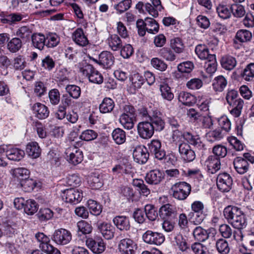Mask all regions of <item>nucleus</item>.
<instances>
[{"label": "nucleus", "mask_w": 254, "mask_h": 254, "mask_svg": "<svg viewBox=\"0 0 254 254\" xmlns=\"http://www.w3.org/2000/svg\"><path fill=\"white\" fill-rule=\"evenodd\" d=\"M223 215L228 222L238 230L245 229L247 225V218L242 208L235 205H230L223 210Z\"/></svg>", "instance_id": "obj_1"}, {"label": "nucleus", "mask_w": 254, "mask_h": 254, "mask_svg": "<svg viewBox=\"0 0 254 254\" xmlns=\"http://www.w3.org/2000/svg\"><path fill=\"white\" fill-rule=\"evenodd\" d=\"M173 191V196L180 200L186 199L191 191L190 185L185 182H181L176 183L171 188Z\"/></svg>", "instance_id": "obj_2"}, {"label": "nucleus", "mask_w": 254, "mask_h": 254, "mask_svg": "<svg viewBox=\"0 0 254 254\" xmlns=\"http://www.w3.org/2000/svg\"><path fill=\"white\" fill-rule=\"evenodd\" d=\"M80 71L88 77L90 82L101 84L103 82V77L91 64H87L81 67Z\"/></svg>", "instance_id": "obj_3"}, {"label": "nucleus", "mask_w": 254, "mask_h": 254, "mask_svg": "<svg viewBox=\"0 0 254 254\" xmlns=\"http://www.w3.org/2000/svg\"><path fill=\"white\" fill-rule=\"evenodd\" d=\"M204 207L203 203L200 201H195L191 204V209L193 212L191 219L194 224L199 225L204 219Z\"/></svg>", "instance_id": "obj_4"}, {"label": "nucleus", "mask_w": 254, "mask_h": 254, "mask_svg": "<svg viewBox=\"0 0 254 254\" xmlns=\"http://www.w3.org/2000/svg\"><path fill=\"white\" fill-rule=\"evenodd\" d=\"M71 238L70 232L63 228L55 230L51 237V239L59 245H65L68 244Z\"/></svg>", "instance_id": "obj_5"}, {"label": "nucleus", "mask_w": 254, "mask_h": 254, "mask_svg": "<svg viewBox=\"0 0 254 254\" xmlns=\"http://www.w3.org/2000/svg\"><path fill=\"white\" fill-rule=\"evenodd\" d=\"M178 150L181 158L186 162H191L195 158L194 151L191 148L188 143L179 140Z\"/></svg>", "instance_id": "obj_6"}, {"label": "nucleus", "mask_w": 254, "mask_h": 254, "mask_svg": "<svg viewBox=\"0 0 254 254\" xmlns=\"http://www.w3.org/2000/svg\"><path fill=\"white\" fill-rule=\"evenodd\" d=\"M63 197L65 199L66 202L71 204H76L81 201L83 194L81 190L70 188L63 191Z\"/></svg>", "instance_id": "obj_7"}, {"label": "nucleus", "mask_w": 254, "mask_h": 254, "mask_svg": "<svg viewBox=\"0 0 254 254\" xmlns=\"http://www.w3.org/2000/svg\"><path fill=\"white\" fill-rule=\"evenodd\" d=\"M149 153L159 160H163L166 158V152L162 148L161 142L158 139H153L148 144Z\"/></svg>", "instance_id": "obj_8"}, {"label": "nucleus", "mask_w": 254, "mask_h": 254, "mask_svg": "<svg viewBox=\"0 0 254 254\" xmlns=\"http://www.w3.org/2000/svg\"><path fill=\"white\" fill-rule=\"evenodd\" d=\"M233 179L232 177L227 173H222L217 177V186L222 192H228L232 188Z\"/></svg>", "instance_id": "obj_9"}, {"label": "nucleus", "mask_w": 254, "mask_h": 254, "mask_svg": "<svg viewBox=\"0 0 254 254\" xmlns=\"http://www.w3.org/2000/svg\"><path fill=\"white\" fill-rule=\"evenodd\" d=\"M142 238L146 243L157 246L161 245L165 241V237L162 234L150 230L144 233Z\"/></svg>", "instance_id": "obj_10"}, {"label": "nucleus", "mask_w": 254, "mask_h": 254, "mask_svg": "<svg viewBox=\"0 0 254 254\" xmlns=\"http://www.w3.org/2000/svg\"><path fill=\"white\" fill-rule=\"evenodd\" d=\"M65 153L67 160L74 165L78 164L83 160L82 152L75 146L67 148Z\"/></svg>", "instance_id": "obj_11"}, {"label": "nucleus", "mask_w": 254, "mask_h": 254, "mask_svg": "<svg viewBox=\"0 0 254 254\" xmlns=\"http://www.w3.org/2000/svg\"><path fill=\"white\" fill-rule=\"evenodd\" d=\"M90 59L104 68H108L113 65L115 58L111 52L103 51L99 55L98 59L93 58H90Z\"/></svg>", "instance_id": "obj_12"}, {"label": "nucleus", "mask_w": 254, "mask_h": 254, "mask_svg": "<svg viewBox=\"0 0 254 254\" xmlns=\"http://www.w3.org/2000/svg\"><path fill=\"white\" fill-rule=\"evenodd\" d=\"M137 129L139 136L145 139L150 138L154 132L153 128L149 121L139 122L137 125Z\"/></svg>", "instance_id": "obj_13"}, {"label": "nucleus", "mask_w": 254, "mask_h": 254, "mask_svg": "<svg viewBox=\"0 0 254 254\" xmlns=\"http://www.w3.org/2000/svg\"><path fill=\"white\" fill-rule=\"evenodd\" d=\"M194 68L193 64L190 61L183 62L178 65V70L176 77L183 79H188L191 76V72Z\"/></svg>", "instance_id": "obj_14"}, {"label": "nucleus", "mask_w": 254, "mask_h": 254, "mask_svg": "<svg viewBox=\"0 0 254 254\" xmlns=\"http://www.w3.org/2000/svg\"><path fill=\"white\" fill-rule=\"evenodd\" d=\"M149 153L143 145L136 146L133 152V157L135 162L139 164L145 163L149 158Z\"/></svg>", "instance_id": "obj_15"}, {"label": "nucleus", "mask_w": 254, "mask_h": 254, "mask_svg": "<svg viewBox=\"0 0 254 254\" xmlns=\"http://www.w3.org/2000/svg\"><path fill=\"white\" fill-rule=\"evenodd\" d=\"M150 124L152 125L154 131H161L165 127V123L162 119L160 112L154 111L150 118Z\"/></svg>", "instance_id": "obj_16"}, {"label": "nucleus", "mask_w": 254, "mask_h": 254, "mask_svg": "<svg viewBox=\"0 0 254 254\" xmlns=\"http://www.w3.org/2000/svg\"><path fill=\"white\" fill-rule=\"evenodd\" d=\"M97 229L103 237L107 240H111L114 237L115 228L110 223L107 222L98 223Z\"/></svg>", "instance_id": "obj_17"}, {"label": "nucleus", "mask_w": 254, "mask_h": 254, "mask_svg": "<svg viewBox=\"0 0 254 254\" xmlns=\"http://www.w3.org/2000/svg\"><path fill=\"white\" fill-rule=\"evenodd\" d=\"M120 251L124 254H134L136 246L130 239H124L119 244Z\"/></svg>", "instance_id": "obj_18"}, {"label": "nucleus", "mask_w": 254, "mask_h": 254, "mask_svg": "<svg viewBox=\"0 0 254 254\" xmlns=\"http://www.w3.org/2000/svg\"><path fill=\"white\" fill-rule=\"evenodd\" d=\"M88 247L95 254H101L105 250V245L102 239L94 240L91 238L88 239L86 241Z\"/></svg>", "instance_id": "obj_19"}, {"label": "nucleus", "mask_w": 254, "mask_h": 254, "mask_svg": "<svg viewBox=\"0 0 254 254\" xmlns=\"http://www.w3.org/2000/svg\"><path fill=\"white\" fill-rule=\"evenodd\" d=\"M209 173L214 174L220 169V159L216 156L210 155L205 162Z\"/></svg>", "instance_id": "obj_20"}, {"label": "nucleus", "mask_w": 254, "mask_h": 254, "mask_svg": "<svg viewBox=\"0 0 254 254\" xmlns=\"http://www.w3.org/2000/svg\"><path fill=\"white\" fill-rule=\"evenodd\" d=\"M163 179L162 173L159 170H153L147 173L145 177L147 183L150 185H158Z\"/></svg>", "instance_id": "obj_21"}, {"label": "nucleus", "mask_w": 254, "mask_h": 254, "mask_svg": "<svg viewBox=\"0 0 254 254\" xmlns=\"http://www.w3.org/2000/svg\"><path fill=\"white\" fill-rule=\"evenodd\" d=\"M113 222L117 228L122 231H128L130 227L129 219L126 216H116L113 218Z\"/></svg>", "instance_id": "obj_22"}, {"label": "nucleus", "mask_w": 254, "mask_h": 254, "mask_svg": "<svg viewBox=\"0 0 254 254\" xmlns=\"http://www.w3.org/2000/svg\"><path fill=\"white\" fill-rule=\"evenodd\" d=\"M233 165L235 170L240 174H244L249 169V163L243 157H237L233 161Z\"/></svg>", "instance_id": "obj_23"}, {"label": "nucleus", "mask_w": 254, "mask_h": 254, "mask_svg": "<svg viewBox=\"0 0 254 254\" xmlns=\"http://www.w3.org/2000/svg\"><path fill=\"white\" fill-rule=\"evenodd\" d=\"M160 216L163 219L175 217L177 215L176 207L170 204H166L162 206L159 209Z\"/></svg>", "instance_id": "obj_24"}, {"label": "nucleus", "mask_w": 254, "mask_h": 254, "mask_svg": "<svg viewBox=\"0 0 254 254\" xmlns=\"http://www.w3.org/2000/svg\"><path fill=\"white\" fill-rule=\"evenodd\" d=\"M32 109L36 116L40 119H45L49 116L48 108L44 104L37 103L33 106Z\"/></svg>", "instance_id": "obj_25"}, {"label": "nucleus", "mask_w": 254, "mask_h": 254, "mask_svg": "<svg viewBox=\"0 0 254 254\" xmlns=\"http://www.w3.org/2000/svg\"><path fill=\"white\" fill-rule=\"evenodd\" d=\"M33 46L40 51L44 49L46 46V37L41 33H34L31 36Z\"/></svg>", "instance_id": "obj_26"}, {"label": "nucleus", "mask_w": 254, "mask_h": 254, "mask_svg": "<svg viewBox=\"0 0 254 254\" xmlns=\"http://www.w3.org/2000/svg\"><path fill=\"white\" fill-rule=\"evenodd\" d=\"M72 39L77 45L80 46L84 47L88 44L87 38L81 28H77L74 32L72 35Z\"/></svg>", "instance_id": "obj_27"}, {"label": "nucleus", "mask_w": 254, "mask_h": 254, "mask_svg": "<svg viewBox=\"0 0 254 254\" xmlns=\"http://www.w3.org/2000/svg\"><path fill=\"white\" fill-rule=\"evenodd\" d=\"M132 185L137 188V190L139 193L144 196H148L150 194L151 190L146 185L144 181L141 179H134L132 181Z\"/></svg>", "instance_id": "obj_28"}, {"label": "nucleus", "mask_w": 254, "mask_h": 254, "mask_svg": "<svg viewBox=\"0 0 254 254\" xmlns=\"http://www.w3.org/2000/svg\"><path fill=\"white\" fill-rule=\"evenodd\" d=\"M26 151L27 154L32 158L39 157L41 153V150L36 142H29L26 146Z\"/></svg>", "instance_id": "obj_29"}, {"label": "nucleus", "mask_w": 254, "mask_h": 254, "mask_svg": "<svg viewBox=\"0 0 254 254\" xmlns=\"http://www.w3.org/2000/svg\"><path fill=\"white\" fill-rule=\"evenodd\" d=\"M151 3H146L145 8L150 15L156 17L158 15V11H161L162 8L161 1H151Z\"/></svg>", "instance_id": "obj_30"}, {"label": "nucleus", "mask_w": 254, "mask_h": 254, "mask_svg": "<svg viewBox=\"0 0 254 254\" xmlns=\"http://www.w3.org/2000/svg\"><path fill=\"white\" fill-rule=\"evenodd\" d=\"M237 61L235 58L230 55H225L221 60V64L223 68L228 70H231L237 65Z\"/></svg>", "instance_id": "obj_31"}, {"label": "nucleus", "mask_w": 254, "mask_h": 254, "mask_svg": "<svg viewBox=\"0 0 254 254\" xmlns=\"http://www.w3.org/2000/svg\"><path fill=\"white\" fill-rule=\"evenodd\" d=\"M227 85L226 79L222 75L215 77L213 80L212 87L216 92H222Z\"/></svg>", "instance_id": "obj_32"}, {"label": "nucleus", "mask_w": 254, "mask_h": 254, "mask_svg": "<svg viewBox=\"0 0 254 254\" xmlns=\"http://www.w3.org/2000/svg\"><path fill=\"white\" fill-rule=\"evenodd\" d=\"M192 234L195 240L198 242H204L209 238L208 231L200 226L196 227L193 231Z\"/></svg>", "instance_id": "obj_33"}, {"label": "nucleus", "mask_w": 254, "mask_h": 254, "mask_svg": "<svg viewBox=\"0 0 254 254\" xmlns=\"http://www.w3.org/2000/svg\"><path fill=\"white\" fill-rule=\"evenodd\" d=\"M195 53L198 57L202 60H208L210 55H215L209 52L207 46L203 44L197 45L195 48Z\"/></svg>", "instance_id": "obj_34"}, {"label": "nucleus", "mask_w": 254, "mask_h": 254, "mask_svg": "<svg viewBox=\"0 0 254 254\" xmlns=\"http://www.w3.org/2000/svg\"><path fill=\"white\" fill-rule=\"evenodd\" d=\"M115 107V103L110 98H105L99 105V110L101 113L111 112Z\"/></svg>", "instance_id": "obj_35"}, {"label": "nucleus", "mask_w": 254, "mask_h": 254, "mask_svg": "<svg viewBox=\"0 0 254 254\" xmlns=\"http://www.w3.org/2000/svg\"><path fill=\"white\" fill-rule=\"evenodd\" d=\"M24 155V151L18 148H12L7 150L6 152V156L8 159L15 161L21 160Z\"/></svg>", "instance_id": "obj_36"}, {"label": "nucleus", "mask_w": 254, "mask_h": 254, "mask_svg": "<svg viewBox=\"0 0 254 254\" xmlns=\"http://www.w3.org/2000/svg\"><path fill=\"white\" fill-rule=\"evenodd\" d=\"M183 137L189 143L197 148H201L203 146L198 135L186 132L184 133Z\"/></svg>", "instance_id": "obj_37"}, {"label": "nucleus", "mask_w": 254, "mask_h": 254, "mask_svg": "<svg viewBox=\"0 0 254 254\" xmlns=\"http://www.w3.org/2000/svg\"><path fill=\"white\" fill-rule=\"evenodd\" d=\"M108 44L110 48L114 51L121 49L122 47V42L117 34H113L107 39Z\"/></svg>", "instance_id": "obj_38"}, {"label": "nucleus", "mask_w": 254, "mask_h": 254, "mask_svg": "<svg viewBox=\"0 0 254 254\" xmlns=\"http://www.w3.org/2000/svg\"><path fill=\"white\" fill-rule=\"evenodd\" d=\"M179 101L184 105L191 106L196 102L195 97L190 93L182 91L178 96Z\"/></svg>", "instance_id": "obj_39"}, {"label": "nucleus", "mask_w": 254, "mask_h": 254, "mask_svg": "<svg viewBox=\"0 0 254 254\" xmlns=\"http://www.w3.org/2000/svg\"><path fill=\"white\" fill-rule=\"evenodd\" d=\"M112 135L113 140L118 144H122L126 141V132L120 128L115 129Z\"/></svg>", "instance_id": "obj_40"}, {"label": "nucleus", "mask_w": 254, "mask_h": 254, "mask_svg": "<svg viewBox=\"0 0 254 254\" xmlns=\"http://www.w3.org/2000/svg\"><path fill=\"white\" fill-rule=\"evenodd\" d=\"M159 56L167 61L173 62L176 59V55L172 50L169 48L164 47L159 51Z\"/></svg>", "instance_id": "obj_41"}, {"label": "nucleus", "mask_w": 254, "mask_h": 254, "mask_svg": "<svg viewBox=\"0 0 254 254\" xmlns=\"http://www.w3.org/2000/svg\"><path fill=\"white\" fill-rule=\"evenodd\" d=\"M146 21V30L151 34H155L159 31V25L157 21L151 18H145Z\"/></svg>", "instance_id": "obj_42"}, {"label": "nucleus", "mask_w": 254, "mask_h": 254, "mask_svg": "<svg viewBox=\"0 0 254 254\" xmlns=\"http://www.w3.org/2000/svg\"><path fill=\"white\" fill-rule=\"evenodd\" d=\"M145 215L151 221L155 220L158 217L157 208L152 204H147L144 207Z\"/></svg>", "instance_id": "obj_43"}, {"label": "nucleus", "mask_w": 254, "mask_h": 254, "mask_svg": "<svg viewBox=\"0 0 254 254\" xmlns=\"http://www.w3.org/2000/svg\"><path fill=\"white\" fill-rule=\"evenodd\" d=\"M133 118L127 115L122 114L119 119L120 123L127 129H130L134 127Z\"/></svg>", "instance_id": "obj_44"}, {"label": "nucleus", "mask_w": 254, "mask_h": 254, "mask_svg": "<svg viewBox=\"0 0 254 254\" xmlns=\"http://www.w3.org/2000/svg\"><path fill=\"white\" fill-rule=\"evenodd\" d=\"M190 248L194 254H210L207 247L199 242L193 243Z\"/></svg>", "instance_id": "obj_45"}, {"label": "nucleus", "mask_w": 254, "mask_h": 254, "mask_svg": "<svg viewBox=\"0 0 254 254\" xmlns=\"http://www.w3.org/2000/svg\"><path fill=\"white\" fill-rule=\"evenodd\" d=\"M129 79L134 90L140 88L145 82L144 77L138 73L132 75Z\"/></svg>", "instance_id": "obj_46"}, {"label": "nucleus", "mask_w": 254, "mask_h": 254, "mask_svg": "<svg viewBox=\"0 0 254 254\" xmlns=\"http://www.w3.org/2000/svg\"><path fill=\"white\" fill-rule=\"evenodd\" d=\"M216 248L217 251L221 254H228L230 251L227 241L223 239H220L216 241Z\"/></svg>", "instance_id": "obj_47"}, {"label": "nucleus", "mask_w": 254, "mask_h": 254, "mask_svg": "<svg viewBox=\"0 0 254 254\" xmlns=\"http://www.w3.org/2000/svg\"><path fill=\"white\" fill-rule=\"evenodd\" d=\"M160 90L162 97L168 101H171L174 98V94L168 84L163 83L160 85Z\"/></svg>", "instance_id": "obj_48"}, {"label": "nucleus", "mask_w": 254, "mask_h": 254, "mask_svg": "<svg viewBox=\"0 0 254 254\" xmlns=\"http://www.w3.org/2000/svg\"><path fill=\"white\" fill-rule=\"evenodd\" d=\"M217 65L215 55H210L209 60L205 64L206 72L209 74L214 73L217 69Z\"/></svg>", "instance_id": "obj_49"}, {"label": "nucleus", "mask_w": 254, "mask_h": 254, "mask_svg": "<svg viewBox=\"0 0 254 254\" xmlns=\"http://www.w3.org/2000/svg\"><path fill=\"white\" fill-rule=\"evenodd\" d=\"M24 210L26 213L28 215H33L38 210L37 204L36 201L32 199H28L26 201Z\"/></svg>", "instance_id": "obj_50"}, {"label": "nucleus", "mask_w": 254, "mask_h": 254, "mask_svg": "<svg viewBox=\"0 0 254 254\" xmlns=\"http://www.w3.org/2000/svg\"><path fill=\"white\" fill-rule=\"evenodd\" d=\"M22 42L19 38H12L7 44V48L12 53L18 51L22 47Z\"/></svg>", "instance_id": "obj_51"}, {"label": "nucleus", "mask_w": 254, "mask_h": 254, "mask_svg": "<svg viewBox=\"0 0 254 254\" xmlns=\"http://www.w3.org/2000/svg\"><path fill=\"white\" fill-rule=\"evenodd\" d=\"M60 37L55 33H51L46 37V46L48 48H54L60 42Z\"/></svg>", "instance_id": "obj_52"}, {"label": "nucleus", "mask_w": 254, "mask_h": 254, "mask_svg": "<svg viewBox=\"0 0 254 254\" xmlns=\"http://www.w3.org/2000/svg\"><path fill=\"white\" fill-rule=\"evenodd\" d=\"M88 206L90 213L93 215L98 216L102 211V206L94 200H89L88 201Z\"/></svg>", "instance_id": "obj_53"}, {"label": "nucleus", "mask_w": 254, "mask_h": 254, "mask_svg": "<svg viewBox=\"0 0 254 254\" xmlns=\"http://www.w3.org/2000/svg\"><path fill=\"white\" fill-rule=\"evenodd\" d=\"M32 30L27 26L19 28L16 32V35L25 41L29 39L32 36Z\"/></svg>", "instance_id": "obj_54"}, {"label": "nucleus", "mask_w": 254, "mask_h": 254, "mask_svg": "<svg viewBox=\"0 0 254 254\" xmlns=\"http://www.w3.org/2000/svg\"><path fill=\"white\" fill-rule=\"evenodd\" d=\"M171 47L176 53H181L184 51V45L182 40L179 38H175L171 40Z\"/></svg>", "instance_id": "obj_55"}, {"label": "nucleus", "mask_w": 254, "mask_h": 254, "mask_svg": "<svg viewBox=\"0 0 254 254\" xmlns=\"http://www.w3.org/2000/svg\"><path fill=\"white\" fill-rule=\"evenodd\" d=\"M88 184L93 189H98L102 186V182L99 175L92 174L89 178Z\"/></svg>", "instance_id": "obj_56"}, {"label": "nucleus", "mask_w": 254, "mask_h": 254, "mask_svg": "<svg viewBox=\"0 0 254 254\" xmlns=\"http://www.w3.org/2000/svg\"><path fill=\"white\" fill-rule=\"evenodd\" d=\"M252 37V33L247 30H240L236 35V38L241 42H246L251 40Z\"/></svg>", "instance_id": "obj_57"}, {"label": "nucleus", "mask_w": 254, "mask_h": 254, "mask_svg": "<svg viewBox=\"0 0 254 254\" xmlns=\"http://www.w3.org/2000/svg\"><path fill=\"white\" fill-rule=\"evenodd\" d=\"M19 184L25 191H30L35 188L36 182L34 180L28 177L27 179L21 180Z\"/></svg>", "instance_id": "obj_58"}, {"label": "nucleus", "mask_w": 254, "mask_h": 254, "mask_svg": "<svg viewBox=\"0 0 254 254\" xmlns=\"http://www.w3.org/2000/svg\"><path fill=\"white\" fill-rule=\"evenodd\" d=\"M66 91L69 94L70 97L73 99H78L81 94L80 88L75 85H68L65 88Z\"/></svg>", "instance_id": "obj_59"}, {"label": "nucleus", "mask_w": 254, "mask_h": 254, "mask_svg": "<svg viewBox=\"0 0 254 254\" xmlns=\"http://www.w3.org/2000/svg\"><path fill=\"white\" fill-rule=\"evenodd\" d=\"M230 8L233 14L236 17H242L246 13L244 7L239 3L232 4Z\"/></svg>", "instance_id": "obj_60"}, {"label": "nucleus", "mask_w": 254, "mask_h": 254, "mask_svg": "<svg viewBox=\"0 0 254 254\" xmlns=\"http://www.w3.org/2000/svg\"><path fill=\"white\" fill-rule=\"evenodd\" d=\"M242 75L246 81L251 80L254 77V63L248 64Z\"/></svg>", "instance_id": "obj_61"}, {"label": "nucleus", "mask_w": 254, "mask_h": 254, "mask_svg": "<svg viewBox=\"0 0 254 254\" xmlns=\"http://www.w3.org/2000/svg\"><path fill=\"white\" fill-rule=\"evenodd\" d=\"M151 64L155 69L164 71L167 68V64L163 60L158 58H152L151 60Z\"/></svg>", "instance_id": "obj_62"}, {"label": "nucleus", "mask_w": 254, "mask_h": 254, "mask_svg": "<svg viewBox=\"0 0 254 254\" xmlns=\"http://www.w3.org/2000/svg\"><path fill=\"white\" fill-rule=\"evenodd\" d=\"M212 152L214 154V156H216L220 159L227 155V149L225 146L219 144L213 147Z\"/></svg>", "instance_id": "obj_63"}, {"label": "nucleus", "mask_w": 254, "mask_h": 254, "mask_svg": "<svg viewBox=\"0 0 254 254\" xmlns=\"http://www.w3.org/2000/svg\"><path fill=\"white\" fill-rule=\"evenodd\" d=\"M37 216L41 221H46L52 218L53 216V212L49 208H41L38 213Z\"/></svg>", "instance_id": "obj_64"}]
</instances>
